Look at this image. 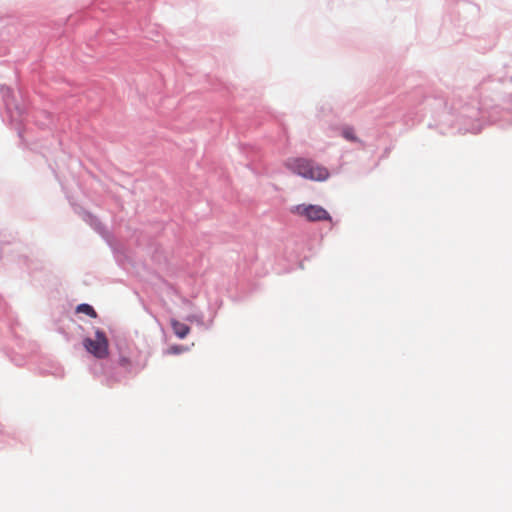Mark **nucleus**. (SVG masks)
Masks as SVG:
<instances>
[{"label":"nucleus","mask_w":512,"mask_h":512,"mask_svg":"<svg viewBox=\"0 0 512 512\" xmlns=\"http://www.w3.org/2000/svg\"><path fill=\"white\" fill-rule=\"evenodd\" d=\"M293 214L306 218L308 221H331V216L326 209L319 205H296L291 209Z\"/></svg>","instance_id":"f257e3e1"},{"label":"nucleus","mask_w":512,"mask_h":512,"mask_svg":"<svg viewBox=\"0 0 512 512\" xmlns=\"http://www.w3.org/2000/svg\"><path fill=\"white\" fill-rule=\"evenodd\" d=\"M85 349L98 359L108 356L109 343L105 333L101 330L95 332V338H85L83 340Z\"/></svg>","instance_id":"f03ea898"},{"label":"nucleus","mask_w":512,"mask_h":512,"mask_svg":"<svg viewBox=\"0 0 512 512\" xmlns=\"http://www.w3.org/2000/svg\"><path fill=\"white\" fill-rule=\"evenodd\" d=\"M311 159L304 157H290L285 160L284 167L288 169L291 173L296 174L302 178H305V175L308 172V166Z\"/></svg>","instance_id":"7ed1b4c3"},{"label":"nucleus","mask_w":512,"mask_h":512,"mask_svg":"<svg viewBox=\"0 0 512 512\" xmlns=\"http://www.w3.org/2000/svg\"><path fill=\"white\" fill-rule=\"evenodd\" d=\"M308 168L305 179L322 182L326 181L330 177L329 170L312 159L310 160Z\"/></svg>","instance_id":"20e7f679"},{"label":"nucleus","mask_w":512,"mask_h":512,"mask_svg":"<svg viewBox=\"0 0 512 512\" xmlns=\"http://www.w3.org/2000/svg\"><path fill=\"white\" fill-rule=\"evenodd\" d=\"M171 326L174 333L181 339L185 338L190 332L189 326L175 319L171 320Z\"/></svg>","instance_id":"39448f33"},{"label":"nucleus","mask_w":512,"mask_h":512,"mask_svg":"<svg viewBox=\"0 0 512 512\" xmlns=\"http://www.w3.org/2000/svg\"><path fill=\"white\" fill-rule=\"evenodd\" d=\"M76 311L79 312V313H84V314H86V315H88V316H90L92 318H96L97 317L96 311L89 304H80V305H78Z\"/></svg>","instance_id":"423d86ee"},{"label":"nucleus","mask_w":512,"mask_h":512,"mask_svg":"<svg viewBox=\"0 0 512 512\" xmlns=\"http://www.w3.org/2000/svg\"><path fill=\"white\" fill-rule=\"evenodd\" d=\"M342 136L349 141H357V137L354 130L350 127H346L342 130Z\"/></svg>","instance_id":"0eeeda50"},{"label":"nucleus","mask_w":512,"mask_h":512,"mask_svg":"<svg viewBox=\"0 0 512 512\" xmlns=\"http://www.w3.org/2000/svg\"><path fill=\"white\" fill-rule=\"evenodd\" d=\"M187 348L184 347V346H181V345H175V346H171L169 349H168V353L170 354H180L184 351H186Z\"/></svg>","instance_id":"6e6552de"},{"label":"nucleus","mask_w":512,"mask_h":512,"mask_svg":"<svg viewBox=\"0 0 512 512\" xmlns=\"http://www.w3.org/2000/svg\"><path fill=\"white\" fill-rule=\"evenodd\" d=\"M120 364H121L122 366H128V365H130V360H129L128 358L122 357V358L120 359Z\"/></svg>","instance_id":"1a4fd4ad"}]
</instances>
